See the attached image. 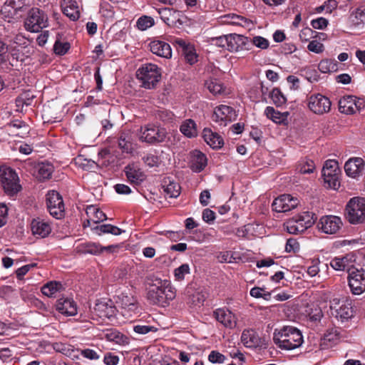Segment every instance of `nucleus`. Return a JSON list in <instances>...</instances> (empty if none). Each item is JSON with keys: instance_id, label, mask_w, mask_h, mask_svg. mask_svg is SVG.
Masks as SVG:
<instances>
[{"instance_id": "1", "label": "nucleus", "mask_w": 365, "mask_h": 365, "mask_svg": "<svg viewBox=\"0 0 365 365\" xmlns=\"http://www.w3.org/2000/svg\"><path fill=\"white\" fill-rule=\"evenodd\" d=\"M147 297L153 304L166 307L175 297V292L168 280L156 278L153 280Z\"/></svg>"}, {"instance_id": "2", "label": "nucleus", "mask_w": 365, "mask_h": 365, "mask_svg": "<svg viewBox=\"0 0 365 365\" xmlns=\"http://www.w3.org/2000/svg\"><path fill=\"white\" fill-rule=\"evenodd\" d=\"M273 341L281 349L292 350L302 345L303 336L296 327L286 326L274 331Z\"/></svg>"}, {"instance_id": "3", "label": "nucleus", "mask_w": 365, "mask_h": 365, "mask_svg": "<svg viewBox=\"0 0 365 365\" xmlns=\"http://www.w3.org/2000/svg\"><path fill=\"white\" fill-rule=\"evenodd\" d=\"M136 76L141 82L142 87L153 89L161 78L160 68L153 63H145L137 70Z\"/></svg>"}, {"instance_id": "4", "label": "nucleus", "mask_w": 365, "mask_h": 365, "mask_svg": "<svg viewBox=\"0 0 365 365\" xmlns=\"http://www.w3.org/2000/svg\"><path fill=\"white\" fill-rule=\"evenodd\" d=\"M345 217L351 225L365 223V197L351 198L346 205Z\"/></svg>"}, {"instance_id": "5", "label": "nucleus", "mask_w": 365, "mask_h": 365, "mask_svg": "<svg viewBox=\"0 0 365 365\" xmlns=\"http://www.w3.org/2000/svg\"><path fill=\"white\" fill-rule=\"evenodd\" d=\"M26 13L27 16L24 21V27L28 31L38 33L48 26V16L43 11L38 8H31Z\"/></svg>"}, {"instance_id": "6", "label": "nucleus", "mask_w": 365, "mask_h": 365, "mask_svg": "<svg viewBox=\"0 0 365 365\" xmlns=\"http://www.w3.org/2000/svg\"><path fill=\"white\" fill-rule=\"evenodd\" d=\"M0 180L4 192L9 195H16L21 189L18 183L19 177L15 170L10 167L0 166Z\"/></svg>"}, {"instance_id": "7", "label": "nucleus", "mask_w": 365, "mask_h": 365, "mask_svg": "<svg viewBox=\"0 0 365 365\" xmlns=\"http://www.w3.org/2000/svg\"><path fill=\"white\" fill-rule=\"evenodd\" d=\"M166 135L165 128L148 124L144 128L141 127L139 138L143 142L153 145L164 142Z\"/></svg>"}, {"instance_id": "8", "label": "nucleus", "mask_w": 365, "mask_h": 365, "mask_svg": "<svg viewBox=\"0 0 365 365\" xmlns=\"http://www.w3.org/2000/svg\"><path fill=\"white\" fill-rule=\"evenodd\" d=\"M330 309L332 316L341 322H347L354 316L351 303L347 299H334L331 301Z\"/></svg>"}, {"instance_id": "9", "label": "nucleus", "mask_w": 365, "mask_h": 365, "mask_svg": "<svg viewBox=\"0 0 365 365\" xmlns=\"http://www.w3.org/2000/svg\"><path fill=\"white\" fill-rule=\"evenodd\" d=\"M322 172L324 182L329 187L337 190L340 186L338 162L334 160H327Z\"/></svg>"}, {"instance_id": "10", "label": "nucleus", "mask_w": 365, "mask_h": 365, "mask_svg": "<svg viewBox=\"0 0 365 365\" xmlns=\"http://www.w3.org/2000/svg\"><path fill=\"white\" fill-rule=\"evenodd\" d=\"M46 205L50 214L56 219L65 215L64 203L61 195L55 191H48L46 194Z\"/></svg>"}, {"instance_id": "11", "label": "nucleus", "mask_w": 365, "mask_h": 365, "mask_svg": "<svg viewBox=\"0 0 365 365\" xmlns=\"http://www.w3.org/2000/svg\"><path fill=\"white\" fill-rule=\"evenodd\" d=\"M348 282L354 294H361L365 292V270L354 267L348 269Z\"/></svg>"}, {"instance_id": "12", "label": "nucleus", "mask_w": 365, "mask_h": 365, "mask_svg": "<svg viewBox=\"0 0 365 365\" xmlns=\"http://www.w3.org/2000/svg\"><path fill=\"white\" fill-rule=\"evenodd\" d=\"M308 108L317 115L327 113L331 110V103L329 98L321 93L312 94L308 98Z\"/></svg>"}, {"instance_id": "13", "label": "nucleus", "mask_w": 365, "mask_h": 365, "mask_svg": "<svg viewBox=\"0 0 365 365\" xmlns=\"http://www.w3.org/2000/svg\"><path fill=\"white\" fill-rule=\"evenodd\" d=\"M29 0H6L1 11L16 18L22 17L29 9Z\"/></svg>"}, {"instance_id": "14", "label": "nucleus", "mask_w": 365, "mask_h": 365, "mask_svg": "<svg viewBox=\"0 0 365 365\" xmlns=\"http://www.w3.org/2000/svg\"><path fill=\"white\" fill-rule=\"evenodd\" d=\"M299 200L290 195H282L277 197L272 204V210L277 212H286L297 207Z\"/></svg>"}, {"instance_id": "15", "label": "nucleus", "mask_w": 365, "mask_h": 365, "mask_svg": "<svg viewBox=\"0 0 365 365\" xmlns=\"http://www.w3.org/2000/svg\"><path fill=\"white\" fill-rule=\"evenodd\" d=\"M341 220L339 217L329 215L320 219L318 228L326 234H335L341 226Z\"/></svg>"}, {"instance_id": "16", "label": "nucleus", "mask_w": 365, "mask_h": 365, "mask_svg": "<svg viewBox=\"0 0 365 365\" xmlns=\"http://www.w3.org/2000/svg\"><path fill=\"white\" fill-rule=\"evenodd\" d=\"M87 324L88 322L83 316V312L73 301L70 300V327L73 329L81 328L77 324Z\"/></svg>"}, {"instance_id": "17", "label": "nucleus", "mask_w": 365, "mask_h": 365, "mask_svg": "<svg viewBox=\"0 0 365 365\" xmlns=\"http://www.w3.org/2000/svg\"><path fill=\"white\" fill-rule=\"evenodd\" d=\"M149 47L153 54L165 58H170L172 57L170 46L163 41L153 40L149 43Z\"/></svg>"}, {"instance_id": "18", "label": "nucleus", "mask_w": 365, "mask_h": 365, "mask_svg": "<svg viewBox=\"0 0 365 365\" xmlns=\"http://www.w3.org/2000/svg\"><path fill=\"white\" fill-rule=\"evenodd\" d=\"M214 315L225 327L232 329L236 326L235 316L228 309H217L214 312Z\"/></svg>"}, {"instance_id": "19", "label": "nucleus", "mask_w": 365, "mask_h": 365, "mask_svg": "<svg viewBox=\"0 0 365 365\" xmlns=\"http://www.w3.org/2000/svg\"><path fill=\"white\" fill-rule=\"evenodd\" d=\"M249 42V38L242 35L236 34H228V46L227 51L231 52L238 51L245 48H247L246 45Z\"/></svg>"}, {"instance_id": "20", "label": "nucleus", "mask_w": 365, "mask_h": 365, "mask_svg": "<svg viewBox=\"0 0 365 365\" xmlns=\"http://www.w3.org/2000/svg\"><path fill=\"white\" fill-rule=\"evenodd\" d=\"M128 180L133 184L139 185L145 179V175L135 164H128L124 170Z\"/></svg>"}, {"instance_id": "21", "label": "nucleus", "mask_w": 365, "mask_h": 365, "mask_svg": "<svg viewBox=\"0 0 365 365\" xmlns=\"http://www.w3.org/2000/svg\"><path fill=\"white\" fill-rule=\"evenodd\" d=\"M364 160L361 158H351L346 162L344 170L347 175L356 178L364 169Z\"/></svg>"}, {"instance_id": "22", "label": "nucleus", "mask_w": 365, "mask_h": 365, "mask_svg": "<svg viewBox=\"0 0 365 365\" xmlns=\"http://www.w3.org/2000/svg\"><path fill=\"white\" fill-rule=\"evenodd\" d=\"M241 340L247 347L256 348L262 346L263 344L262 339L253 329L244 330L241 336Z\"/></svg>"}, {"instance_id": "23", "label": "nucleus", "mask_w": 365, "mask_h": 365, "mask_svg": "<svg viewBox=\"0 0 365 365\" xmlns=\"http://www.w3.org/2000/svg\"><path fill=\"white\" fill-rule=\"evenodd\" d=\"M233 109L231 107L221 105L215 108L212 115V120L215 122H220L221 124L223 123L224 125H226V122L231 120V113Z\"/></svg>"}, {"instance_id": "24", "label": "nucleus", "mask_w": 365, "mask_h": 365, "mask_svg": "<svg viewBox=\"0 0 365 365\" xmlns=\"http://www.w3.org/2000/svg\"><path fill=\"white\" fill-rule=\"evenodd\" d=\"M101 245L95 242H81L74 245V252L80 255H99L101 254Z\"/></svg>"}, {"instance_id": "25", "label": "nucleus", "mask_w": 365, "mask_h": 365, "mask_svg": "<svg viewBox=\"0 0 365 365\" xmlns=\"http://www.w3.org/2000/svg\"><path fill=\"white\" fill-rule=\"evenodd\" d=\"M207 160V158L204 153L195 150L192 153L190 168L194 172L200 173L206 167Z\"/></svg>"}, {"instance_id": "26", "label": "nucleus", "mask_w": 365, "mask_h": 365, "mask_svg": "<svg viewBox=\"0 0 365 365\" xmlns=\"http://www.w3.org/2000/svg\"><path fill=\"white\" fill-rule=\"evenodd\" d=\"M202 137L205 141L213 148H220L224 145L222 138L217 133H213L209 128L203 130Z\"/></svg>"}, {"instance_id": "27", "label": "nucleus", "mask_w": 365, "mask_h": 365, "mask_svg": "<svg viewBox=\"0 0 365 365\" xmlns=\"http://www.w3.org/2000/svg\"><path fill=\"white\" fill-rule=\"evenodd\" d=\"M330 266L336 271H346L354 267L349 255L344 257H336L330 262Z\"/></svg>"}, {"instance_id": "28", "label": "nucleus", "mask_w": 365, "mask_h": 365, "mask_svg": "<svg viewBox=\"0 0 365 365\" xmlns=\"http://www.w3.org/2000/svg\"><path fill=\"white\" fill-rule=\"evenodd\" d=\"M31 229L34 235H38L41 237H45L51 232L50 225L42 220L34 219L31 224Z\"/></svg>"}, {"instance_id": "29", "label": "nucleus", "mask_w": 365, "mask_h": 365, "mask_svg": "<svg viewBox=\"0 0 365 365\" xmlns=\"http://www.w3.org/2000/svg\"><path fill=\"white\" fill-rule=\"evenodd\" d=\"M158 12L160 16V19L168 26H173L175 24L178 17L177 11L170 8L165 7L159 9Z\"/></svg>"}, {"instance_id": "30", "label": "nucleus", "mask_w": 365, "mask_h": 365, "mask_svg": "<svg viewBox=\"0 0 365 365\" xmlns=\"http://www.w3.org/2000/svg\"><path fill=\"white\" fill-rule=\"evenodd\" d=\"M350 20L356 26L365 24V1L360 3L351 12Z\"/></svg>"}, {"instance_id": "31", "label": "nucleus", "mask_w": 365, "mask_h": 365, "mask_svg": "<svg viewBox=\"0 0 365 365\" xmlns=\"http://www.w3.org/2000/svg\"><path fill=\"white\" fill-rule=\"evenodd\" d=\"M36 177L40 180H44L50 178L53 171V167L48 163H40L36 168Z\"/></svg>"}, {"instance_id": "32", "label": "nucleus", "mask_w": 365, "mask_h": 365, "mask_svg": "<svg viewBox=\"0 0 365 365\" xmlns=\"http://www.w3.org/2000/svg\"><path fill=\"white\" fill-rule=\"evenodd\" d=\"M65 289L61 282L50 281L41 287V292L46 297H53L56 292L65 290Z\"/></svg>"}, {"instance_id": "33", "label": "nucleus", "mask_w": 365, "mask_h": 365, "mask_svg": "<svg viewBox=\"0 0 365 365\" xmlns=\"http://www.w3.org/2000/svg\"><path fill=\"white\" fill-rule=\"evenodd\" d=\"M103 337L110 341H114L118 344L128 343V338L114 329H108L103 331Z\"/></svg>"}, {"instance_id": "34", "label": "nucleus", "mask_w": 365, "mask_h": 365, "mask_svg": "<svg viewBox=\"0 0 365 365\" xmlns=\"http://www.w3.org/2000/svg\"><path fill=\"white\" fill-rule=\"evenodd\" d=\"M354 101H355V96H353L342 97L339 101V110L342 113L353 114Z\"/></svg>"}, {"instance_id": "35", "label": "nucleus", "mask_w": 365, "mask_h": 365, "mask_svg": "<svg viewBox=\"0 0 365 365\" xmlns=\"http://www.w3.org/2000/svg\"><path fill=\"white\" fill-rule=\"evenodd\" d=\"M264 113L268 118L279 124L284 123L288 115L287 112L280 113L272 106L267 107L264 110Z\"/></svg>"}, {"instance_id": "36", "label": "nucleus", "mask_w": 365, "mask_h": 365, "mask_svg": "<svg viewBox=\"0 0 365 365\" xmlns=\"http://www.w3.org/2000/svg\"><path fill=\"white\" fill-rule=\"evenodd\" d=\"M9 65L16 70H19L24 61V54L19 49L13 48L9 58Z\"/></svg>"}, {"instance_id": "37", "label": "nucleus", "mask_w": 365, "mask_h": 365, "mask_svg": "<svg viewBox=\"0 0 365 365\" xmlns=\"http://www.w3.org/2000/svg\"><path fill=\"white\" fill-rule=\"evenodd\" d=\"M86 215L95 223H98L107 219L106 214L96 206L91 205L86 208Z\"/></svg>"}, {"instance_id": "38", "label": "nucleus", "mask_w": 365, "mask_h": 365, "mask_svg": "<svg viewBox=\"0 0 365 365\" xmlns=\"http://www.w3.org/2000/svg\"><path fill=\"white\" fill-rule=\"evenodd\" d=\"M307 229V226L301 221L297 216L292 218L287 222V230L290 234H298Z\"/></svg>"}, {"instance_id": "39", "label": "nucleus", "mask_w": 365, "mask_h": 365, "mask_svg": "<svg viewBox=\"0 0 365 365\" xmlns=\"http://www.w3.org/2000/svg\"><path fill=\"white\" fill-rule=\"evenodd\" d=\"M118 147L123 152L130 153L134 150L132 138L129 133H123L118 138Z\"/></svg>"}, {"instance_id": "40", "label": "nucleus", "mask_w": 365, "mask_h": 365, "mask_svg": "<svg viewBox=\"0 0 365 365\" xmlns=\"http://www.w3.org/2000/svg\"><path fill=\"white\" fill-rule=\"evenodd\" d=\"M163 186L164 192L165 195L170 198H176L180 193V186L178 183L169 180L167 184V181H164Z\"/></svg>"}, {"instance_id": "41", "label": "nucleus", "mask_w": 365, "mask_h": 365, "mask_svg": "<svg viewBox=\"0 0 365 365\" xmlns=\"http://www.w3.org/2000/svg\"><path fill=\"white\" fill-rule=\"evenodd\" d=\"M94 230L99 235H101L103 233L112 234L113 235H119L123 232H125V230H123L120 228L112 225L110 224L98 225L94 228Z\"/></svg>"}, {"instance_id": "42", "label": "nucleus", "mask_w": 365, "mask_h": 365, "mask_svg": "<svg viewBox=\"0 0 365 365\" xmlns=\"http://www.w3.org/2000/svg\"><path fill=\"white\" fill-rule=\"evenodd\" d=\"M180 130L185 135L192 138L197 135L196 124L192 119L186 120L180 125Z\"/></svg>"}, {"instance_id": "43", "label": "nucleus", "mask_w": 365, "mask_h": 365, "mask_svg": "<svg viewBox=\"0 0 365 365\" xmlns=\"http://www.w3.org/2000/svg\"><path fill=\"white\" fill-rule=\"evenodd\" d=\"M74 163L86 170H92L98 168V165L94 160L83 158L81 155L74 158Z\"/></svg>"}, {"instance_id": "44", "label": "nucleus", "mask_w": 365, "mask_h": 365, "mask_svg": "<svg viewBox=\"0 0 365 365\" xmlns=\"http://www.w3.org/2000/svg\"><path fill=\"white\" fill-rule=\"evenodd\" d=\"M207 42L211 46H215L225 50H227L228 35H222L220 36L210 37L207 38Z\"/></svg>"}, {"instance_id": "45", "label": "nucleus", "mask_w": 365, "mask_h": 365, "mask_svg": "<svg viewBox=\"0 0 365 365\" xmlns=\"http://www.w3.org/2000/svg\"><path fill=\"white\" fill-rule=\"evenodd\" d=\"M206 297L207 294L203 290H197L190 294L189 303L193 306L200 307L203 304Z\"/></svg>"}, {"instance_id": "46", "label": "nucleus", "mask_w": 365, "mask_h": 365, "mask_svg": "<svg viewBox=\"0 0 365 365\" xmlns=\"http://www.w3.org/2000/svg\"><path fill=\"white\" fill-rule=\"evenodd\" d=\"M300 71L301 75L311 83L317 82L319 79L318 71L314 68L305 67L302 68Z\"/></svg>"}, {"instance_id": "47", "label": "nucleus", "mask_w": 365, "mask_h": 365, "mask_svg": "<svg viewBox=\"0 0 365 365\" xmlns=\"http://www.w3.org/2000/svg\"><path fill=\"white\" fill-rule=\"evenodd\" d=\"M270 98H272L274 104L276 106H281L286 103V98L278 88H273L271 93Z\"/></svg>"}, {"instance_id": "48", "label": "nucleus", "mask_w": 365, "mask_h": 365, "mask_svg": "<svg viewBox=\"0 0 365 365\" xmlns=\"http://www.w3.org/2000/svg\"><path fill=\"white\" fill-rule=\"evenodd\" d=\"M299 221L302 222L307 227H310L317 220V215L311 212H304L297 215Z\"/></svg>"}, {"instance_id": "49", "label": "nucleus", "mask_w": 365, "mask_h": 365, "mask_svg": "<svg viewBox=\"0 0 365 365\" xmlns=\"http://www.w3.org/2000/svg\"><path fill=\"white\" fill-rule=\"evenodd\" d=\"M315 168L314 163L312 160L306 159L300 163L297 166V170L300 173L307 174L313 173Z\"/></svg>"}, {"instance_id": "50", "label": "nucleus", "mask_w": 365, "mask_h": 365, "mask_svg": "<svg viewBox=\"0 0 365 365\" xmlns=\"http://www.w3.org/2000/svg\"><path fill=\"white\" fill-rule=\"evenodd\" d=\"M336 65L329 59L322 60L318 66L319 70L323 73H327L336 71Z\"/></svg>"}, {"instance_id": "51", "label": "nucleus", "mask_w": 365, "mask_h": 365, "mask_svg": "<svg viewBox=\"0 0 365 365\" xmlns=\"http://www.w3.org/2000/svg\"><path fill=\"white\" fill-rule=\"evenodd\" d=\"M153 25L154 19L150 16H143L137 21V27L141 31H145Z\"/></svg>"}, {"instance_id": "52", "label": "nucleus", "mask_w": 365, "mask_h": 365, "mask_svg": "<svg viewBox=\"0 0 365 365\" xmlns=\"http://www.w3.org/2000/svg\"><path fill=\"white\" fill-rule=\"evenodd\" d=\"M190 273V267L187 264H182L174 270V276L176 280L182 281L185 279V274Z\"/></svg>"}, {"instance_id": "53", "label": "nucleus", "mask_w": 365, "mask_h": 365, "mask_svg": "<svg viewBox=\"0 0 365 365\" xmlns=\"http://www.w3.org/2000/svg\"><path fill=\"white\" fill-rule=\"evenodd\" d=\"M224 22L229 24L240 25L242 26L246 21L245 19L242 16L236 14H228L222 17Z\"/></svg>"}, {"instance_id": "54", "label": "nucleus", "mask_w": 365, "mask_h": 365, "mask_svg": "<svg viewBox=\"0 0 365 365\" xmlns=\"http://www.w3.org/2000/svg\"><path fill=\"white\" fill-rule=\"evenodd\" d=\"M207 89L213 94H220L223 90L222 85L217 80H210L206 83Z\"/></svg>"}, {"instance_id": "55", "label": "nucleus", "mask_w": 365, "mask_h": 365, "mask_svg": "<svg viewBox=\"0 0 365 365\" xmlns=\"http://www.w3.org/2000/svg\"><path fill=\"white\" fill-rule=\"evenodd\" d=\"M252 44L261 49H266L269 47V41L264 37L257 36L249 40Z\"/></svg>"}, {"instance_id": "56", "label": "nucleus", "mask_w": 365, "mask_h": 365, "mask_svg": "<svg viewBox=\"0 0 365 365\" xmlns=\"http://www.w3.org/2000/svg\"><path fill=\"white\" fill-rule=\"evenodd\" d=\"M68 51V43H62L60 40H56L53 46V51L56 55L62 56Z\"/></svg>"}, {"instance_id": "57", "label": "nucleus", "mask_w": 365, "mask_h": 365, "mask_svg": "<svg viewBox=\"0 0 365 365\" xmlns=\"http://www.w3.org/2000/svg\"><path fill=\"white\" fill-rule=\"evenodd\" d=\"M158 329L153 326L136 324L133 326V331L138 334H145L148 332H155Z\"/></svg>"}, {"instance_id": "58", "label": "nucleus", "mask_w": 365, "mask_h": 365, "mask_svg": "<svg viewBox=\"0 0 365 365\" xmlns=\"http://www.w3.org/2000/svg\"><path fill=\"white\" fill-rule=\"evenodd\" d=\"M11 128H16V129H24L22 133H16V135L24 138L29 133V127L28 125L23 121L16 120L9 125Z\"/></svg>"}, {"instance_id": "59", "label": "nucleus", "mask_w": 365, "mask_h": 365, "mask_svg": "<svg viewBox=\"0 0 365 365\" xmlns=\"http://www.w3.org/2000/svg\"><path fill=\"white\" fill-rule=\"evenodd\" d=\"M123 308L133 309L136 307V299L133 297L124 296L121 298Z\"/></svg>"}, {"instance_id": "60", "label": "nucleus", "mask_w": 365, "mask_h": 365, "mask_svg": "<svg viewBox=\"0 0 365 365\" xmlns=\"http://www.w3.org/2000/svg\"><path fill=\"white\" fill-rule=\"evenodd\" d=\"M68 301V297H63L57 299L56 303V309L61 314L68 315V311L67 309L66 306L65 305Z\"/></svg>"}, {"instance_id": "61", "label": "nucleus", "mask_w": 365, "mask_h": 365, "mask_svg": "<svg viewBox=\"0 0 365 365\" xmlns=\"http://www.w3.org/2000/svg\"><path fill=\"white\" fill-rule=\"evenodd\" d=\"M318 34L317 32L310 28H304L301 31L299 38L302 41H308L311 38L317 37Z\"/></svg>"}, {"instance_id": "62", "label": "nucleus", "mask_w": 365, "mask_h": 365, "mask_svg": "<svg viewBox=\"0 0 365 365\" xmlns=\"http://www.w3.org/2000/svg\"><path fill=\"white\" fill-rule=\"evenodd\" d=\"M307 48L309 49V51L313 53H321L324 51V46L322 43L319 42L317 40H312L308 44Z\"/></svg>"}, {"instance_id": "63", "label": "nucleus", "mask_w": 365, "mask_h": 365, "mask_svg": "<svg viewBox=\"0 0 365 365\" xmlns=\"http://www.w3.org/2000/svg\"><path fill=\"white\" fill-rule=\"evenodd\" d=\"M182 55H184L187 62H188L191 65L197 61V55L192 46L190 47H188V48L186 49L185 51H184L182 52Z\"/></svg>"}, {"instance_id": "64", "label": "nucleus", "mask_w": 365, "mask_h": 365, "mask_svg": "<svg viewBox=\"0 0 365 365\" xmlns=\"http://www.w3.org/2000/svg\"><path fill=\"white\" fill-rule=\"evenodd\" d=\"M208 359L211 363L221 364L225 361V356L217 351H212L208 356Z\"/></svg>"}]
</instances>
